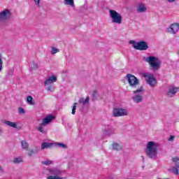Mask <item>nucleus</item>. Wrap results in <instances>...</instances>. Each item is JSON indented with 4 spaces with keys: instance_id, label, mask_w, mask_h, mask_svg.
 Returning <instances> with one entry per match:
<instances>
[{
    "instance_id": "aec40b11",
    "label": "nucleus",
    "mask_w": 179,
    "mask_h": 179,
    "mask_svg": "<svg viewBox=\"0 0 179 179\" xmlns=\"http://www.w3.org/2000/svg\"><path fill=\"white\" fill-rule=\"evenodd\" d=\"M112 146L113 150H121L122 149V146L120 143H113Z\"/></svg>"
},
{
    "instance_id": "f704fd0d",
    "label": "nucleus",
    "mask_w": 179,
    "mask_h": 179,
    "mask_svg": "<svg viewBox=\"0 0 179 179\" xmlns=\"http://www.w3.org/2000/svg\"><path fill=\"white\" fill-rule=\"evenodd\" d=\"M47 90H48V92H53V91H54V88H52V86H49V87H48Z\"/></svg>"
},
{
    "instance_id": "79ce46f5",
    "label": "nucleus",
    "mask_w": 179,
    "mask_h": 179,
    "mask_svg": "<svg viewBox=\"0 0 179 179\" xmlns=\"http://www.w3.org/2000/svg\"><path fill=\"white\" fill-rule=\"evenodd\" d=\"M0 132H2V131H1V130H0Z\"/></svg>"
},
{
    "instance_id": "393cba45",
    "label": "nucleus",
    "mask_w": 179,
    "mask_h": 179,
    "mask_svg": "<svg viewBox=\"0 0 179 179\" xmlns=\"http://www.w3.org/2000/svg\"><path fill=\"white\" fill-rule=\"evenodd\" d=\"M90 98H89V96H87L85 100L83 101V99H81L79 100V103H83V104H86L87 103H89V100Z\"/></svg>"
},
{
    "instance_id": "cd10ccee",
    "label": "nucleus",
    "mask_w": 179,
    "mask_h": 179,
    "mask_svg": "<svg viewBox=\"0 0 179 179\" xmlns=\"http://www.w3.org/2000/svg\"><path fill=\"white\" fill-rule=\"evenodd\" d=\"M38 68V66L37 65V64L34 62L31 63V69L36 71V69H37Z\"/></svg>"
},
{
    "instance_id": "412c9836",
    "label": "nucleus",
    "mask_w": 179,
    "mask_h": 179,
    "mask_svg": "<svg viewBox=\"0 0 179 179\" xmlns=\"http://www.w3.org/2000/svg\"><path fill=\"white\" fill-rule=\"evenodd\" d=\"M143 99V98L142 97L141 94H136V95H135V102L136 103L142 102Z\"/></svg>"
},
{
    "instance_id": "b1692460",
    "label": "nucleus",
    "mask_w": 179,
    "mask_h": 179,
    "mask_svg": "<svg viewBox=\"0 0 179 179\" xmlns=\"http://www.w3.org/2000/svg\"><path fill=\"white\" fill-rule=\"evenodd\" d=\"M56 145L55 146H59V148H62V149H66V145L62 143H55Z\"/></svg>"
},
{
    "instance_id": "6ab92c4d",
    "label": "nucleus",
    "mask_w": 179,
    "mask_h": 179,
    "mask_svg": "<svg viewBox=\"0 0 179 179\" xmlns=\"http://www.w3.org/2000/svg\"><path fill=\"white\" fill-rule=\"evenodd\" d=\"M21 146L24 150H29V143L26 142V141H21Z\"/></svg>"
},
{
    "instance_id": "e433bc0d",
    "label": "nucleus",
    "mask_w": 179,
    "mask_h": 179,
    "mask_svg": "<svg viewBox=\"0 0 179 179\" xmlns=\"http://www.w3.org/2000/svg\"><path fill=\"white\" fill-rule=\"evenodd\" d=\"M36 5H40V0H34Z\"/></svg>"
},
{
    "instance_id": "a211bd4d",
    "label": "nucleus",
    "mask_w": 179,
    "mask_h": 179,
    "mask_svg": "<svg viewBox=\"0 0 179 179\" xmlns=\"http://www.w3.org/2000/svg\"><path fill=\"white\" fill-rule=\"evenodd\" d=\"M4 124H6V125H8V127H11V128H17V125L15 122H13L6 120L4 121Z\"/></svg>"
},
{
    "instance_id": "7ed1b4c3",
    "label": "nucleus",
    "mask_w": 179,
    "mask_h": 179,
    "mask_svg": "<svg viewBox=\"0 0 179 179\" xmlns=\"http://www.w3.org/2000/svg\"><path fill=\"white\" fill-rule=\"evenodd\" d=\"M54 120H55V116L52 115H48L46 117L43 119L42 123L39 124V126L36 129L41 134H44L45 135L47 134V130L44 129V127L48 124H50V122Z\"/></svg>"
},
{
    "instance_id": "a19ab883",
    "label": "nucleus",
    "mask_w": 179,
    "mask_h": 179,
    "mask_svg": "<svg viewBox=\"0 0 179 179\" xmlns=\"http://www.w3.org/2000/svg\"><path fill=\"white\" fill-rule=\"evenodd\" d=\"M133 100H135V96H133Z\"/></svg>"
},
{
    "instance_id": "20e7f679",
    "label": "nucleus",
    "mask_w": 179,
    "mask_h": 179,
    "mask_svg": "<svg viewBox=\"0 0 179 179\" xmlns=\"http://www.w3.org/2000/svg\"><path fill=\"white\" fill-rule=\"evenodd\" d=\"M109 15L113 23L121 24L122 23V15L115 10H109Z\"/></svg>"
},
{
    "instance_id": "ddd939ff",
    "label": "nucleus",
    "mask_w": 179,
    "mask_h": 179,
    "mask_svg": "<svg viewBox=\"0 0 179 179\" xmlns=\"http://www.w3.org/2000/svg\"><path fill=\"white\" fill-rule=\"evenodd\" d=\"M55 143H48V142H43L41 145V148L42 150H44V149H52V148H55Z\"/></svg>"
},
{
    "instance_id": "a878e982",
    "label": "nucleus",
    "mask_w": 179,
    "mask_h": 179,
    "mask_svg": "<svg viewBox=\"0 0 179 179\" xmlns=\"http://www.w3.org/2000/svg\"><path fill=\"white\" fill-rule=\"evenodd\" d=\"M57 52H59V49L55 48L54 47L52 48V50H51L50 54L52 55H54L57 54Z\"/></svg>"
},
{
    "instance_id": "5701e85b",
    "label": "nucleus",
    "mask_w": 179,
    "mask_h": 179,
    "mask_svg": "<svg viewBox=\"0 0 179 179\" xmlns=\"http://www.w3.org/2000/svg\"><path fill=\"white\" fill-rule=\"evenodd\" d=\"M65 5H70L71 6H74L75 3L73 2V0H64Z\"/></svg>"
},
{
    "instance_id": "58836bf2",
    "label": "nucleus",
    "mask_w": 179,
    "mask_h": 179,
    "mask_svg": "<svg viewBox=\"0 0 179 179\" xmlns=\"http://www.w3.org/2000/svg\"><path fill=\"white\" fill-rule=\"evenodd\" d=\"M176 0H168V2H175Z\"/></svg>"
},
{
    "instance_id": "1a4fd4ad",
    "label": "nucleus",
    "mask_w": 179,
    "mask_h": 179,
    "mask_svg": "<svg viewBox=\"0 0 179 179\" xmlns=\"http://www.w3.org/2000/svg\"><path fill=\"white\" fill-rule=\"evenodd\" d=\"M135 94H142L145 92L143 87L139 86V80L136 77L135 78Z\"/></svg>"
},
{
    "instance_id": "4c0bfd02",
    "label": "nucleus",
    "mask_w": 179,
    "mask_h": 179,
    "mask_svg": "<svg viewBox=\"0 0 179 179\" xmlns=\"http://www.w3.org/2000/svg\"><path fill=\"white\" fill-rule=\"evenodd\" d=\"M169 141H174V136H171Z\"/></svg>"
},
{
    "instance_id": "f03ea898",
    "label": "nucleus",
    "mask_w": 179,
    "mask_h": 179,
    "mask_svg": "<svg viewBox=\"0 0 179 179\" xmlns=\"http://www.w3.org/2000/svg\"><path fill=\"white\" fill-rule=\"evenodd\" d=\"M145 61L149 64L150 67L151 69H153V71H159V69H160V66H162V62L159 58L155 56L147 57Z\"/></svg>"
},
{
    "instance_id": "423d86ee",
    "label": "nucleus",
    "mask_w": 179,
    "mask_h": 179,
    "mask_svg": "<svg viewBox=\"0 0 179 179\" xmlns=\"http://www.w3.org/2000/svg\"><path fill=\"white\" fill-rule=\"evenodd\" d=\"M149 48V45H148V43L145 41H140L137 42L135 44V49L138 51H146Z\"/></svg>"
},
{
    "instance_id": "dca6fc26",
    "label": "nucleus",
    "mask_w": 179,
    "mask_h": 179,
    "mask_svg": "<svg viewBox=\"0 0 179 179\" xmlns=\"http://www.w3.org/2000/svg\"><path fill=\"white\" fill-rule=\"evenodd\" d=\"M136 10L138 13H143V12H146L147 8L146 6H145V4L141 3L137 6Z\"/></svg>"
},
{
    "instance_id": "7c9ffc66",
    "label": "nucleus",
    "mask_w": 179,
    "mask_h": 179,
    "mask_svg": "<svg viewBox=\"0 0 179 179\" xmlns=\"http://www.w3.org/2000/svg\"><path fill=\"white\" fill-rule=\"evenodd\" d=\"M13 162L16 164L22 163V158H15Z\"/></svg>"
},
{
    "instance_id": "0eeeda50",
    "label": "nucleus",
    "mask_w": 179,
    "mask_h": 179,
    "mask_svg": "<svg viewBox=\"0 0 179 179\" xmlns=\"http://www.w3.org/2000/svg\"><path fill=\"white\" fill-rule=\"evenodd\" d=\"M113 114L114 117H124V115H128V112L125 109L114 108Z\"/></svg>"
},
{
    "instance_id": "f257e3e1",
    "label": "nucleus",
    "mask_w": 179,
    "mask_h": 179,
    "mask_svg": "<svg viewBox=\"0 0 179 179\" xmlns=\"http://www.w3.org/2000/svg\"><path fill=\"white\" fill-rule=\"evenodd\" d=\"M157 143H155L153 141H149L147 143V148L145 150V153L148 157L150 159H156V156H157Z\"/></svg>"
},
{
    "instance_id": "c85d7f7f",
    "label": "nucleus",
    "mask_w": 179,
    "mask_h": 179,
    "mask_svg": "<svg viewBox=\"0 0 179 179\" xmlns=\"http://www.w3.org/2000/svg\"><path fill=\"white\" fill-rule=\"evenodd\" d=\"M76 106H78V103H74L73 106L72 111H71V114L73 115H75V113H76Z\"/></svg>"
},
{
    "instance_id": "ea45409f",
    "label": "nucleus",
    "mask_w": 179,
    "mask_h": 179,
    "mask_svg": "<svg viewBox=\"0 0 179 179\" xmlns=\"http://www.w3.org/2000/svg\"><path fill=\"white\" fill-rule=\"evenodd\" d=\"M1 170H2V167H1V166H0V171H1Z\"/></svg>"
},
{
    "instance_id": "c756f323",
    "label": "nucleus",
    "mask_w": 179,
    "mask_h": 179,
    "mask_svg": "<svg viewBox=\"0 0 179 179\" xmlns=\"http://www.w3.org/2000/svg\"><path fill=\"white\" fill-rule=\"evenodd\" d=\"M48 179H65L62 177H59V176H49L48 177Z\"/></svg>"
},
{
    "instance_id": "473e14b6",
    "label": "nucleus",
    "mask_w": 179,
    "mask_h": 179,
    "mask_svg": "<svg viewBox=\"0 0 179 179\" xmlns=\"http://www.w3.org/2000/svg\"><path fill=\"white\" fill-rule=\"evenodd\" d=\"M3 64V62L2 59L0 57V72L2 71V65Z\"/></svg>"
},
{
    "instance_id": "6e6552de",
    "label": "nucleus",
    "mask_w": 179,
    "mask_h": 179,
    "mask_svg": "<svg viewBox=\"0 0 179 179\" xmlns=\"http://www.w3.org/2000/svg\"><path fill=\"white\" fill-rule=\"evenodd\" d=\"M172 162L173 163H174L175 166L173 167L172 169V172L173 173V174H176V176H178V174H179V158L177 157H175L172 159Z\"/></svg>"
},
{
    "instance_id": "4468645a",
    "label": "nucleus",
    "mask_w": 179,
    "mask_h": 179,
    "mask_svg": "<svg viewBox=\"0 0 179 179\" xmlns=\"http://www.w3.org/2000/svg\"><path fill=\"white\" fill-rule=\"evenodd\" d=\"M127 80L129 86H135V76L132 74H127Z\"/></svg>"
},
{
    "instance_id": "39448f33",
    "label": "nucleus",
    "mask_w": 179,
    "mask_h": 179,
    "mask_svg": "<svg viewBox=\"0 0 179 179\" xmlns=\"http://www.w3.org/2000/svg\"><path fill=\"white\" fill-rule=\"evenodd\" d=\"M141 75L143 78H145L147 83L151 86V87H155V86H156V78L153 74L150 73H142Z\"/></svg>"
},
{
    "instance_id": "f8f14e48",
    "label": "nucleus",
    "mask_w": 179,
    "mask_h": 179,
    "mask_svg": "<svg viewBox=\"0 0 179 179\" xmlns=\"http://www.w3.org/2000/svg\"><path fill=\"white\" fill-rule=\"evenodd\" d=\"M179 87H171L167 92L168 97H173L178 93Z\"/></svg>"
},
{
    "instance_id": "9b49d317",
    "label": "nucleus",
    "mask_w": 179,
    "mask_h": 179,
    "mask_svg": "<svg viewBox=\"0 0 179 179\" xmlns=\"http://www.w3.org/2000/svg\"><path fill=\"white\" fill-rule=\"evenodd\" d=\"M10 17V10L6 9L0 13V20H7Z\"/></svg>"
},
{
    "instance_id": "2eb2a0df",
    "label": "nucleus",
    "mask_w": 179,
    "mask_h": 179,
    "mask_svg": "<svg viewBox=\"0 0 179 179\" xmlns=\"http://www.w3.org/2000/svg\"><path fill=\"white\" fill-rule=\"evenodd\" d=\"M57 80V76H52L49 77L46 80H45V85H51L52 83H55Z\"/></svg>"
},
{
    "instance_id": "72a5a7b5",
    "label": "nucleus",
    "mask_w": 179,
    "mask_h": 179,
    "mask_svg": "<svg viewBox=\"0 0 179 179\" xmlns=\"http://www.w3.org/2000/svg\"><path fill=\"white\" fill-rule=\"evenodd\" d=\"M129 44H132L133 48H135V41H129Z\"/></svg>"
},
{
    "instance_id": "2f4dec72",
    "label": "nucleus",
    "mask_w": 179,
    "mask_h": 179,
    "mask_svg": "<svg viewBox=\"0 0 179 179\" xmlns=\"http://www.w3.org/2000/svg\"><path fill=\"white\" fill-rule=\"evenodd\" d=\"M18 113L20 114H24V113H26V111H24V109H23L22 108H18Z\"/></svg>"
},
{
    "instance_id": "9d476101",
    "label": "nucleus",
    "mask_w": 179,
    "mask_h": 179,
    "mask_svg": "<svg viewBox=\"0 0 179 179\" xmlns=\"http://www.w3.org/2000/svg\"><path fill=\"white\" fill-rule=\"evenodd\" d=\"M179 30V24L178 23H173L171 24V26L168 28L169 33L171 34H176L177 31Z\"/></svg>"
},
{
    "instance_id": "c9c22d12",
    "label": "nucleus",
    "mask_w": 179,
    "mask_h": 179,
    "mask_svg": "<svg viewBox=\"0 0 179 179\" xmlns=\"http://www.w3.org/2000/svg\"><path fill=\"white\" fill-rule=\"evenodd\" d=\"M96 96H97V92H96L95 90H94L92 92V97H96Z\"/></svg>"
},
{
    "instance_id": "4be33fe9",
    "label": "nucleus",
    "mask_w": 179,
    "mask_h": 179,
    "mask_svg": "<svg viewBox=\"0 0 179 179\" xmlns=\"http://www.w3.org/2000/svg\"><path fill=\"white\" fill-rule=\"evenodd\" d=\"M27 101L30 104L31 106H34V101H33V97L31 96H29L27 98Z\"/></svg>"
},
{
    "instance_id": "f3484780",
    "label": "nucleus",
    "mask_w": 179,
    "mask_h": 179,
    "mask_svg": "<svg viewBox=\"0 0 179 179\" xmlns=\"http://www.w3.org/2000/svg\"><path fill=\"white\" fill-rule=\"evenodd\" d=\"M38 152H40V149H38V148L37 146H35L34 150H31L28 153V156L29 157L33 156V155L36 154V153H38Z\"/></svg>"
},
{
    "instance_id": "bb28decb",
    "label": "nucleus",
    "mask_w": 179,
    "mask_h": 179,
    "mask_svg": "<svg viewBox=\"0 0 179 179\" xmlns=\"http://www.w3.org/2000/svg\"><path fill=\"white\" fill-rule=\"evenodd\" d=\"M42 164H44L45 166H50V164H52V161L48 159L42 162Z\"/></svg>"
}]
</instances>
